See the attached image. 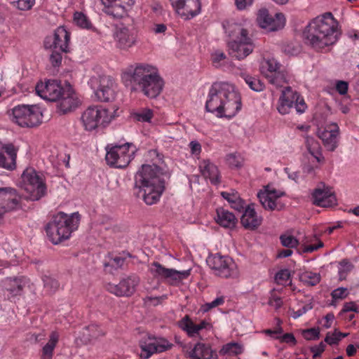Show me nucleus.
I'll use <instances>...</instances> for the list:
<instances>
[{
    "instance_id": "32",
    "label": "nucleus",
    "mask_w": 359,
    "mask_h": 359,
    "mask_svg": "<svg viewBox=\"0 0 359 359\" xmlns=\"http://www.w3.org/2000/svg\"><path fill=\"white\" fill-rule=\"evenodd\" d=\"M16 149L12 144H0V168L13 170L15 168Z\"/></svg>"
},
{
    "instance_id": "41",
    "label": "nucleus",
    "mask_w": 359,
    "mask_h": 359,
    "mask_svg": "<svg viewBox=\"0 0 359 359\" xmlns=\"http://www.w3.org/2000/svg\"><path fill=\"white\" fill-rule=\"evenodd\" d=\"M320 274L312 271H304L300 275V280L306 285L314 286L320 281Z\"/></svg>"
},
{
    "instance_id": "20",
    "label": "nucleus",
    "mask_w": 359,
    "mask_h": 359,
    "mask_svg": "<svg viewBox=\"0 0 359 359\" xmlns=\"http://www.w3.org/2000/svg\"><path fill=\"white\" fill-rule=\"evenodd\" d=\"M70 42V33L64 27H57L54 33L53 37H46L44 41L46 48L58 49L64 53L69 50Z\"/></svg>"
},
{
    "instance_id": "33",
    "label": "nucleus",
    "mask_w": 359,
    "mask_h": 359,
    "mask_svg": "<svg viewBox=\"0 0 359 359\" xmlns=\"http://www.w3.org/2000/svg\"><path fill=\"white\" fill-rule=\"evenodd\" d=\"M42 113L36 105L24 104V127L33 128L41 123Z\"/></svg>"
},
{
    "instance_id": "9",
    "label": "nucleus",
    "mask_w": 359,
    "mask_h": 359,
    "mask_svg": "<svg viewBox=\"0 0 359 359\" xmlns=\"http://www.w3.org/2000/svg\"><path fill=\"white\" fill-rule=\"evenodd\" d=\"M112 119L109 111L101 107H89L81 115V122L84 129L92 131L100 126L104 127Z\"/></svg>"
},
{
    "instance_id": "5",
    "label": "nucleus",
    "mask_w": 359,
    "mask_h": 359,
    "mask_svg": "<svg viewBox=\"0 0 359 359\" xmlns=\"http://www.w3.org/2000/svg\"><path fill=\"white\" fill-rule=\"evenodd\" d=\"M226 34L230 37L229 42V54L238 60H243L249 55L254 49L248 31L241 24L227 22L223 24Z\"/></svg>"
},
{
    "instance_id": "54",
    "label": "nucleus",
    "mask_w": 359,
    "mask_h": 359,
    "mask_svg": "<svg viewBox=\"0 0 359 359\" xmlns=\"http://www.w3.org/2000/svg\"><path fill=\"white\" fill-rule=\"evenodd\" d=\"M348 294V290L345 287H338L334 290L332 293V297L334 300L343 299Z\"/></svg>"
},
{
    "instance_id": "12",
    "label": "nucleus",
    "mask_w": 359,
    "mask_h": 359,
    "mask_svg": "<svg viewBox=\"0 0 359 359\" xmlns=\"http://www.w3.org/2000/svg\"><path fill=\"white\" fill-rule=\"evenodd\" d=\"M207 264L213 273L221 278H228L236 275V266L233 260L219 253L211 255L207 258Z\"/></svg>"
},
{
    "instance_id": "39",
    "label": "nucleus",
    "mask_w": 359,
    "mask_h": 359,
    "mask_svg": "<svg viewBox=\"0 0 359 359\" xmlns=\"http://www.w3.org/2000/svg\"><path fill=\"white\" fill-rule=\"evenodd\" d=\"M241 77L246 84L254 91L260 92L264 90L265 86L262 81L256 77L250 76L245 72L241 73Z\"/></svg>"
},
{
    "instance_id": "27",
    "label": "nucleus",
    "mask_w": 359,
    "mask_h": 359,
    "mask_svg": "<svg viewBox=\"0 0 359 359\" xmlns=\"http://www.w3.org/2000/svg\"><path fill=\"white\" fill-rule=\"evenodd\" d=\"M22 290V276L8 277L0 281V292L9 299L20 295Z\"/></svg>"
},
{
    "instance_id": "38",
    "label": "nucleus",
    "mask_w": 359,
    "mask_h": 359,
    "mask_svg": "<svg viewBox=\"0 0 359 359\" xmlns=\"http://www.w3.org/2000/svg\"><path fill=\"white\" fill-rule=\"evenodd\" d=\"M103 330L97 325L92 324L83 329L82 337L85 342L90 341L93 339L104 335Z\"/></svg>"
},
{
    "instance_id": "28",
    "label": "nucleus",
    "mask_w": 359,
    "mask_h": 359,
    "mask_svg": "<svg viewBox=\"0 0 359 359\" xmlns=\"http://www.w3.org/2000/svg\"><path fill=\"white\" fill-rule=\"evenodd\" d=\"M60 99L58 107L62 114L75 110L81 104L77 94L71 88L64 90Z\"/></svg>"
},
{
    "instance_id": "59",
    "label": "nucleus",
    "mask_w": 359,
    "mask_h": 359,
    "mask_svg": "<svg viewBox=\"0 0 359 359\" xmlns=\"http://www.w3.org/2000/svg\"><path fill=\"white\" fill-rule=\"evenodd\" d=\"M211 58L213 65L218 67L220 62L226 58V55L223 52L216 51L212 55Z\"/></svg>"
},
{
    "instance_id": "22",
    "label": "nucleus",
    "mask_w": 359,
    "mask_h": 359,
    "mask_svg": "<svg viewBox=\"0 0 359 359\" xmlns=\"http://www.w3.org/2000/svg\"><path fill=\"white\" fill-rule=\"evenodd\" d=\"M118 48L128 50L137 42V32L133 27H121L116 29L114 35Z\"/></svg>"
},
{
    "instance_id": "18",
    "label": "nucleus",
    "mask_w": 359,
    "mask_h": 359,
    "mask_svg": "<svg viewBox=\"0 0 359 359\" xmlns=\"http://www.w3.org/2000/svg\"><path fill=\"white\" fill-rule=\"evenodd\" d=\"M21 196L11 187H0V217L20 206Z\"/></svg>"
},
{
    "instance_id": "46",
    "label": "nucleus",
    "mask_w": 359,
    "mask_h": 359,
    "mask_svg": "<svg viewBox=\"0 0 359 359\" xmlns=\"http://www.w3.org/2000/svg\"><path fill=\"white\" fill-rule=\"evenodd\" d=\"M348 335L347 333L335 331L333 333H327L325 341L330 345L337 344L339 341Z\"/></svg>"
},
{
    "instance_id": "34",
    "label": "nucleus",
    "mask_w": 359,
    "mask_h": 359,
    "mask_svg": "<svg viewBox=\"0 0 359 359\" xmlns=\"http://www.w3.org/2000/svg\"><path fill=\"white\" fill-rule=\"evenodd\" d=\"M199 168L201 175L205 179H209L211 184L217 185L220 183L221 176L218 168L209 160H203L201 161L199 165Z\"/></svg>"
},
{
    "instance_id": "24",
    "label": "nucleus",
    "mask_w": 359,
    "mask_h": 359,
    "mask_svg": "<svg viewBox=\"0 0 359 359\" xmlns=\"http://www.w3.org/2000/svg\"><path fill=\"white\" fill-rule=\"evenodd\" d=\"M116 83L110 76H102L100 78V85L95 91V95L101 102H111L115 98Z\"/></svg>"
},
{
    "instance_id": "26",
    "label": "nucleus",
    "mask_w": 359,
    "mask_h": 359,
    "mask_svg": "<svg viewBox=\"0 0 359 359\" xmlns=\"http://www.w3.org/2000/svg\"><path fill=\"white\" fill-rule=\"evenodd\" d=\"M178 325L189 337H198L202 330H210L212 328V324L208 320H203L198 324H196L188 315L178 322Z\"/></svg>"
},
{
    "instance_id": "40",
    "label": "nucleus",
    "mask_w": 359,
    "mask_h": 359,
    "mask_svg": "<svg viewBox=\"0 0 359 359\" xmlns=\"http://www.w3.org/2000/svg\"><path fill=\"white\" fill-rule=\"evenodd\" d=\"M243 352V346L237 342H230L224 345L220 351L223 355H238Z\"/></svg>"
},
{
    "instance_id": "16",
    "label": "nucleus",
    "mask_w": 359,
    "mask_h": 359,
    "mask_svg": "<svg viewBox=\"0 0 359 359\" xmlns=\"http://www.w3.org/2000/svg\"><path fill=\"white\" fill-rule=\"evenodd\" d=\"M36 94L43 100L56 102L60 100L64 89L60 81L50 79L45 83H38L35 87Z\"/></svg>"
},
{
    "instance_id": "57",
    "label": "nucleus",
    "mask_w": 359,
    "mask_h": 359,
    "mask_svg": "<svg viewBox=\"0 0 359 359\" xmlns=\"http://www.w3.org/2000/svg\"><path fill=\"white\" fill-rule=\"evenodd\" d=\"M60 339V334L56 331H53L49 335L48 341L46 344L48 347H51L55 349L56 345L57 344Z\"/></svg>"
},
{
    "instance_id": "2",
    "label": "nucleus",
    "mask_w": 359,
    "mask_h": 359,
    "mask_svg": "<svg viewBox=\"0 0 359 359\" xmlns=\"http://www.w3.org/2000/svg\"><path fill=\"white\" fill-rule=\"evenodd\" d=\"M242 107L241 97L235 86L228 82H215L210 87L205 109L217 117H233Z\"/></svg>"
},
{
    "instance_id": "4",
    "label": "nucleus",
    "mask_w": 359,
    "mask_h": 359,
    "mask_svg": "<svg viewBox=\"0 0 359 359\" xmlns=\"http://www.w3.org/2000/svg\"><path fill=\"white\" fill-rule=\"evenodd\" d=\"M80 220L81 215L78 212L69 215L59 212L46 226L47 236L55 245L67 240L72 232L78 229Z\"/></svg>"
},
{
    "instance_id": "7",
    "label": "nucleus",
    "mask_w": 359,
    "mask_h": 359,
    "mask_svg": "<svg viewBox=\"0 0 359 359\" xmlns=\"http://www.w3.org/2000/svg\"><path fill=\"white\" fill-rule=\"evenodd\" d=\"M106 151L107 163L111 167L123 168L134 158L137 148L132 143H125L121 145H107Z\"/></svg>"
},
{
    "instance_id": "44",
    "label": "nucleus",
    "mask_w": 359,
    "mask_h": 359,
    "mask_svg": "<svg viewBox=\"0 0 359 359\" xmlns=\"http://www.w3.org/2000/svg\"><path fill=\"white\" fill-rule=\"evenodd\" d=\"M126 262V258L121 255H111L107 262L104 264L106 269L108 267H111L115 269L121 268L123 266Z\"/></svg>"
},
{
    "instance_id": "35",
    "label": "nucleus",
    "mask_w": 359,
    "mask_h": 359,
    "mask_svg": "<svg viewBox=\"0 0 359 359\" xmlns=\"http://www.w3.org/2000/svg\"><path fill=\"white\" fill-rule=\"evenodd\" d=\"M241 222L245 229H257L262 223V218L258 217L253 205H248L245 208Z\"/></svg>"
},
{
    "instance_id": "48",
    "label": "nucleus",
    "mask_w": 359,
    "mask_h": 359,
    "mask_svg": "<svg viewBox=\"0 0 359 359\" xmlns=\"http://www.w3.org/2000/svg\"><path fill=\"white\" fill-rule=\"evenodd\" d=\"M320 329L318 327H312L302 331V337L306 340H316L319 338Z\"/></svg>"
},
{
    "instance_id": "8",
    "label": "nucleus",
    "mask_w": 359,
    "mask_h": 359,
    "mask_svg": "<svg viewBox=\"0 0 359 359\" xmlns=\"http://www.w3.org/2000/svg\"><path fill=\"white\" fill-rule=\"evenodd\" d=\"M149 271L154 278L172 286L179 285L191 274V269L177 271L166 268L157 262L151 264Z\"/></svg>"
},
{
    "instance_id": "42",
    "label": "nucleus",
    "mask_w": 359,
    "mask_h": 359,
    "mask_svg": "<svg viewBox=\"0 0 359 359\" xmlns=\"http://www.w3.org/2000/svg\"><path fill=\"white\" fill-rule=\"evenodd\" d=\"M8 114L11 121L18 124V126H22V104H18L14 106L8 111Z\"/></svg>"
},
{
    "instance_id": "25",
    "label": "nucleus",
    "mask_w": 359,
    "mask_h": 359,
    "mask_svg": "<svg viewBox=\"0 0 359 359\" xmlns=\"http://www.w3.org/2000/svg\"><path fill=\"white\" fill-rule=\"evenodd\" d=\"M172 6L185 20L193 18L201 13L200 0H179L176 4H172Z\"/></svg>"
},
{
    "instance_id": "60",
    "label": "nucleus",
    "mask_w": 359,
    "mask_h": 359,
    "mask_svg": "<svg viewBox=\"0 0 359 359\" xmlns=\"http://www.w3.org/2000/svg\"><path fill=\"white\" fill-rule=\"evenodd\" d=\"M222 196L226 199L230 204H232L236 200H238L239 195L236 191L227 192L222 191L221 193Z\"/></svg>"
},
{
    "instance_id": "52",
    "label": "nucleus",
    "mask_w": 359,
    "mask_h": 359,
    "mask_svg": "<svg viewBox=\"0 0 359 359\" xmlns=\"http://www.w3.org/2000/svg\"><path fill=\"white\" fill-rule=\"evenodd\" d=\"M224 303V298L223 297H219L211 302L205 304L203 306V310L205 312L210 311V309L215 308L218 306L222 305Z\"/></svg>"
},
{
    "instance_id": "10",
    "label": "nucleus",
    "mask_w": 359,
    "mask_h": 359,
    "mask_svg": "<svg viewBox=\"0 0 359 359\" xmlns=\"http://www.w3.org/2000/svg\"><path fill=\"white\" fill-rule=\"evenodd\" d=\"M294 107L299 114H302L306 109V104L304 98L291 87H286L278 100L277 110L281 114H287Z\"/></svg>"
},
{
    "instance_id": "53",
    "label": "nucleus",
    "mask_w": 359,
    "mask_h": 359,
    "mask_svg": "<svg viewBox=\"0 0 359 359\" xmlns=\"http://www.w3.org/2000/svg\"><path fill=\"white\" fill-rule=\"evenodd\" d=\"M226 160L230 165L233 167H241L243 163V159L240 155L230 154L227 156Z\"/></svg>"
},
{
    "instance_id": "49",
    "label": "nucleus",
    "mask_w": 359,
    "mask_h": 359,
    "mask_svg": "<svg viewBox=\"0 0 359 359\" xmlns=\"http://www.w3.org/2000/svg\"><path fill=\"white\" fill-rule=\"evenodd\" d=\"M268 304L276 310H278L283 306V302L282 299L276 294L274 290H272L271 292Z\"/></svg>"
},
{
    "instance_id": "13",
    "label": "nucleus",
    "mask_w": 359,
    "mask_h": 359,
    "mask_svg": "<svg viewBox=\"0 0 359 359\" xmlns=\"http://www.w3.org/2000/svg\"><path fill=\"white\" fill-rule=\"evenodd\" d=\"M158 73L156 67L147 64H137L134 69H129L123 73L122 79L124 82L130 81L140 86Z\"/></svg>"
},
{
    "instance_id": "19",
    "label": "nucleus",
    "mask_w": 359,
    "mask_h": 359,
    "mask_svg": "<svg viewBox=\"0 0 359 359\" xmlns=\"http://www.w3.org/2000/svg\"><path fill=\"white\" fill-rule=\"evenodd\" d=\"M280 66L273 59L264 60L261 65L262 74L268 79L269 82L277 87L282 86L285 82L284 74L279 70Z\"/></svg>"
},
{
    "instance_id": "47",
    "label": "nucleus",
    "mask_w": 359,
    "mask_h": 359,
    "mask_svg": "<svg viewBox=\"0 0 359 359\" xmlns=\"http://www.w3.org/2000/svg\"><path fill=\"white\" fill-rule=\"evenodd\" d=\"M290 278V273L288 269H281L275 276V280L279 285H285Z\"/></svg>"
},
{
    "instance_id": "31",
    "label": "nucleus",
    "mask_w": 359,
    "mask_h": 359,
    "mask_svg": "<svg viewBox=\"0 0 359 359\" xmlns=\"http://www.w3.org/2000/svg\"><path fill=\"white\" fill-rule=\"evenodd\" d=\"M313 203L320 207H331L336 205V196L330 189H316L312 194Z\"/></svg>"
},
{
    "instance_id": "56",
    "label": "nucleus",
    "mask_w": 359,
    "mask_h": 359,
    "mask_svg": "<svg viewBox=\"0 0 359 359\" xmlns=\"http://www.w3.org/2000/svg\"><path fill=\"white\" fill-rule=\"evenodd\" d=\"M62 51L58 49H53V52L50 56V61L53 66H58L62 61Z\"/></svg>"
},
{
    "instance_id": "30",
    "label": "nucleus",
    "mask_w": 359,
    "mask_h": 359,
    "mask_svg": "<svg viewBox=\"0 0 359 359\" xmlns=\"http://www.w3.org/2000/svg\"><path fill=\"white\" fill-rule=\"evenodd\" d=\"M163 85V81L158 72L149 80H147L139 86V88L144 95L150 98H154L161 93Z\"/></svg>"
},
{
    "instance_id": "50",
    "label": "nucleus",
    "mask_w": 359,
    "mask_h": 359,
    "mask_svg": "<svg viewBox=\"0 0 359 359\" xmlns=\"http://www.w3.org/2000/svg\"><path fill=\"white\" fill-rule=\"evenodd\" d=\"M280 239L282 245L289 248H294L298 245V241L291 235H282Z\"/></svg>"
},
{
    "instance_id": "14",
    "label": "nucleus",
    "mask_w": 359,
    "mask_h": 359,
    "mask_svg": "<svg viewBox=\"0 0 359 359\" xmlns=\"http://www.w3.org/2000/svg\"><path fill=\"white\" fill-rule=\"evenodd\" d=\"M139 283V278L133 275L121 279L118 284L109 283L105 287L116 297H130L135 293Z\"/></svg>"
},
{
    "instance_id": "15",
    "label": "nucleus",
    "mask_w": 359,
    "mask_h": 359,
    "mask_svg": "<svg viewBox=\"0 0 359 359\" xmlns=\"http://www.w3.org/2000/svg\"><path fill=\"white\" fill-rule=\"evenodd\" d=\"M259 25L268 32H275L283 28L285 25V18L281 13L271 15L266 8L259 10L257 17Z\"/></svg>"
},
{
    "instance_id": "43",
    "label": "nucleus",
    "mask_w": 359,
    "mask_h": 359,
    "mask_svg": "<svg viewBox=\"0 0 359 359\" xmlns=\"http://www.w3.org/2000/svg\"><path fill=\"white\" fill-rule=\"evenodd\" d=\"M74 22L82 29H90L92 24L88 17L81 12H75L74 14Z\"/></svg>"
},
{
    "instance_id": "17",
    "label": "nucleus",
    "mask_w": 359,
    "mask_h": 359,
    "mask_svg": "<svg viewBox=\"0 0 359 359\" xmlns=\"http://www.w3.org/2000/svg\"><path fill=\"white\" fill-rule=\"evenodd\" d=\"M102 11L113 18L120 19L126 15L135 4V0H100Z\"/></svg>"
},
{
    "instance_id": "61",
    "label": "nucleus",
    "mask_w": 359,
    "mask_h": 359,
    "mask_svg": "<svg viewBox=\"0 0 359 359\" xmlns=\"http://www.w3.org/2000/svg\"><path fill=\"white\" fill-rule=\"evenodd\" d=\"M348 89V83L344 81H338L336 83V90L341 95L347 93Z\"/></svg>"
},
{
    "instance_id": "23",
    "label": "nucleus",
    "mask_w": 359,
    "mask_h": 359,
    "mask_svg": "<svg viewBox=\"0 0 359 359\" xmlns=\"http://www.w3.org/2000/svg\"><path fill=\"white\" fill-rule=\"evenodd\" d=\"M339 134V128L335 123L326 124V126L319 129L318 137L322 140L327 150L333 151L338 147V136Z\"/></svg>"
},
{
    "instance_id": "29",
    "label": "nucleus",
    "mask_w": 359,
    "mask_h": 359,
    "mask_svg": "<svg viewBox=\"0 0 359 359\" xmlns=\"http://www.w3.org/2000/svg\"><path fill=\"white\" fill-rule=\"evenodd\" d=\"M187 355L189 359H217V355L211 346L203 342L196 343Z\"/></svg>"
},
{
    "instance_id": "58",
    "label": "nucleus",
    "mask_w": 359,
    "mask_h": 359,
    "mask_svg": "<svg viewBox=\"0 0 359 359\" xmlns=\"http://www.w3.org/2000/svg\"><path fill=\"white\" fill-rule=\"evenodd\" d=\"M350 311H354L359 313V305H357L353 302H346L344 304L341 313H348Z\"/></svg>"
},
{
    "instance_id": "36",
    "label": "nucleus",
    "mask_w": 359,
    "mask_h": 359,
    "mask_svg": "<svg viewBox=\"0 0 359 359\" xmlns=\"http://www.w3.org/2000/svg\"><path fill=\"white\" fill-rule=\"evenodd\" d=\"M217 222L224 228L231 229L235 226L236 219L235 215L223 208L217 210Z\"/></svg>"
},
{
    "instance_id": "45",
    "label": "nucleus",
    "mask_w": 359,
    "mask_h": 359,
    "mask_svg": "<svg viewBox=\"0 0 359 359\" xmlns=\"http://www.w3.org/2000/svg\"><path fill=\"white\" fill-rule=\"evenodd\" d=\"M43 281L45 289L50 293L55 292L60 287L58 281L51 276H44Z\"/></svg>"
},
{
    "instance_id": "21",
    "label": "nucleus",
    "mask_w": 359,
    "mask_h": 359,
    "mask_svg": "<svg viewBox=\"0 0 359 359\" xmlns=\"http://www.w3.org/2000/svg\"><path fill=\"white\" fill-rule=\"evenodd\" d=\"M284 193L281 191H278L269 186L265 188L264 191H260L257 197L262 205L263 208L269 210H280L282 204L279 202L278 199L283 196Z\"/></svg>"
},
{
    "instance_id": "55",
    "label": "nucleus",
    "mask_w": 359,
    "mask_h": 359,
    "mask_svg": "<svg viewBox=\"0 0 359 359\" xmlns=\"http://www.w3.org/2000/svg\"><path fill=\"white\" fill-rule=\"evenodd\" d=\"M138 121L149 122L153 117V112L151 109H145L137 114Z\"/></svg>"
},
{
    "instance_id": "64",
    "label": "nucleus",
    "mask_w": 359,
    "mask_h": 359,
    "mask_svg": "<svg viewBox=\"0 0 359 359\" xmlns=\"http://www.w3.org/2000/svg\"><path fill=\"white\" fill-rule=\"evenodd\" d=\"M231 207L238 212H242L245 210L247 206H245L244 201L239 197L238 200H236L231 204Z\"/></svg>"
},
{
    "instance_id": "63",
    "label": "nucleus",
    "mask_w": 359,
    "mask_h": 359,
    "mask_svg": "<svg viewBox=\"0 0 359 359\" xmlns=\"http://www.w3.org/2000/svg\"><path fill=\"white\" fill-rule=\"evenodd\" d=\"M54 349L45 345L41 351V359H52Z\"/></svg>"
},
{
    "instance_id": "11",
    "label": "nucleus",
    "mask_w": 359,
    "mask_h": 359,
    "mask_svg": "<svg viewBox=\"0 0 359 359\" xmlns=\"http://www.w3.org/2000/svg\"><path fill=\"white\" fill-rule=\"evenodd\" d=\"M140 357L142 359H148L152 355L170 350L173 344L163 337H156L153 335L143 337L140 342Z\"/></svg>"
},
{
    "instance_id": "51",
    "label": "nucleus",
    "mask_w": 359,
    "mask_h": 359,
    "mask_svg": "<svg viewBox=\"0 0 359 359\" xmlns=\"http://www.w3.org/2000/svg\"><path fill=\"white\" fill-rule=\"evenodd\" d=\"M316 243L313 244L305 245L303 247L302 251L304 253H311L318 250L319 248L323 247V243L320 240L316 238Z\"/></svg>"
},
{
    "instance_id": "1",
    "label": "nucleus",
    "mask_w": 359,
    "mask_h": 359,
    "mask_svg": "<svg viewBox=\"0 0 359 359\" xmlns=\"http://www.w3.org/2000/svg\"><path fill=\"white\" fill-rule=\"evenodd\" d=\"M150 157L156 156L152 164H144L135 177V190L137 196L149 205L157 203L165 189L163 170L157 165L161 161L156 150L148 152Z\"/></svg>"
},
{
    "instance_id": "3",
    "label": "nucleus",
    "mask_w": 359,
    "mask_h": 359,
    "mask_svg": "<svg viewBox=\"0 0 359 359\" xmlns=\"http://www.w3.org/2000/svg\"><path fill=\"white\" fill-rule=\"evenodd\" d=\"M338 22L328 12L313 18L303 32L306 43L316 51L335 43L338 39Z\"/></svg>"
},
{
    "instance_id": "6",
    "label": "nucleus",
    "mask_w": 359,
    "mask_h": 359,
    "mask_svg": "<svg viewBox=\"0 0 359 359\" xmlns=\"http://www.w3.org/2000/svg\"><path fill=\"white\" fill-rule=\"evenodd\" d=\"M47 193L48 187L43 175L32 168L24 170V199L37 201Z\"/></svg>"
},
{
    "instance_id": "62",
    "label": "nucleus",
    "mask_w": 359,
    "mask_h": 359,
    "mask_svg": "<svg viewBox=\"0 0 359 359\" xmlns=\"http://www.w3.org/2000/svg\"><path fill=\"white\" fill-rule=\"evenodd\" d=\"M325 345L323 342H320L318 345L311 347V351L313 353V357L317 358L324 352Z\"/></svg>"
},
{
    "instance_id": "37",
    "label": "nucleus",
    "mask_w": 359,
    "mask_h": 359,
    "mask_svg": "<svg viewBox=\"0 0 359 359\" xmlns=\"http://www.w3.org/2000/svg\"><path fill=\"white\" fill-rule=\"evenodd\" d=\"M306 147L311 156L315 159L316 163L324 161L320 145L314 138L307 137L306 139Z\"/></svg>"
}]
</instances>
